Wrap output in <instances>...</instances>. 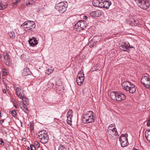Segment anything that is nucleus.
I'll return each mask as SVG.
<instances>
[{"instance_id":"nucleus-52","label":"nucleus","mask_w":150,"mask_h":150,"mask_svg":"<svg viewBox=\"0 0 150 150\" xmlns=\"http://www.w3.org/2000/svg\"><path fill=\"white\" fill-rule=\"evenodd\" d=\"M1 112H0V117H1Z\"/></svg>"},{"instance_id":"nucleus-51","label":"nucleus","mask_w":150,"mask_h":150,"mask_svg":"<svg viewBox=\"0 0 150 150\" xmlns=\"http://www.w3.org/2000/svg\"><path fill=\"white\" fill-rule=\"evenodd\" d=\"M94 69H95V68H93V71H94Z\"/></svg>"},{"instance_id":"nucleus-43","label":"nucleus","mask_w":150,"mask_h":150,"mask_svg":"<svg viewBox=\"0 0 150 150\" xmlns=\"http://www.w3.org/2000/svg\"><path fill=\"white\" fill-rule=\"evenodd\" d=\"M22 105H23V107L24 109L25 110H27V108H25L26 107V104L24 103H22Z\"/></svg>"},{"instance_id":"nucleus-49","label":"nucleus","mask_w":150,"mask_h":150,"mask_svg":"<svg viewBox=\"0 0 150 150\" xmlns=\"http://www.w3.org/2000/svg\"><path fill=\"white\" fill-rule=\"evenodd\" d=\"M2 58V56L0 54V59H1Z\"/></svg>"},{"instance_id":"nucleus-45","label":"nucleus","mask_w":150,"mask_h":150,"mask_svg":"<svg viewBox=\"0 0 150 150\" xmlns=\"http://www.w3.org/2000/svg\"><path fill=\"white\" fill-rule=\"evenodd\" d=\"M31 147H28L27 148V149L28 150H31Z\"/></svg>"},{"instance_id":"nucleus-36","label":"nucleus","mask_w":150,"mask_h":150,"mask_svg":"<svg viewBox=\"0 0 150 150\" xmlns=\"http://www.w3.org/2000/svg\"><path fill=\"white\" fill-rule=\"evenodd\" d=\"M33 123H30V129H31V132H32V131H33Z\"/></svg>"},{"instance_id":"nucleus-34","label":"nucleus","mask_w":150,"mask_h":150,"mask_svg":"<svg viewBox=\"0 0 150 150\" xmlns=\"http://www.w3.org/2000/svg\"><path fill=\"white\" fill-rule=\"evenodd\" d=\"M90 15L91 16L96 17V15L95 14V11L91 12L90 13Z\"/></svg>"},{"instance_id":"nucleus-48","label":"nucleus","mask_w":150,"mask_h":150,"mask_svg":"<svg viewBox=\"0 0 150 150\" xmlns=\"http://www.w3.org/2000/svg\"><path fill=\"white\" fill-rule=\"evenodd\" d=\"M134 47L133 46H130L129 45V48H134Z\"/></svg>"},{"instance_id":"nucleus-7","label":"nucleus","mask_w":150,"mask_h":150,"mask_svg":"<svg viewBox=\"0 0 150 150\" xmlns=\"http://www.w3.org/2000/svg\"><path fill=\"white\" fill-rule=\"evenodd\" d=\"M108 132L112 137L117 136L118 135L116 128L114 124L110 125L108 127Z\"/></svg>"},{"instance_id":"nucleus-32","label":"nucleus","mask_w":150,"mask_h":150,"mask_svg":"<svg viewBox=\"0 0 150 150\" xmlns=\"http://www.w3.org/2000/svg\"><path fill=\"white\" fill-rule=\"evenodd\" d=\"M34 1L33 0L29 1L28 3L26 2V5L28 6V5H31L33 4H34Z\"/></svg>"},{"instance_id":"nucleus-35","label":"nucleus","mask_w":150,"mask_h":150,"mask_svg":"<svg viewBox=\"0 0 150 150\" xmlns=\"http://www.w3.org/2000/svg\"><path fill=\"white\" fill-rule=\"evenodd\" d=\"M13 104L14 107L16 108H17L18 107V105L17 104V102L15 100H14L13 101Z\"/></svg>"},{"instance_id":"nucleus-18","label":"nucleus","mask_w":150,"mask_h":150,"mask_svg":"<svg viewBox=\"0 0 150 150\" xmlns=\"http://www.w3.org/2000/svg\"><path fill=\"white\" fill-rule=\"evenodd\" d=\"M4 60L6 61V64L7 65H9L10 64V60L8 54L7 53H4Z\"/></svg>"},{"instance_id":"nucleus-39","label":"nucleus","mask_w":150,"mask_h":150,"mask_svg":"<svg viewBox=\"0 0 150 150\" xmlns=\"http://www.w3.org/2000/svg\"><path fill=\"white\" fill-rule=\"evenodd\" d=\"M30 147L31 148V150H35L36 148L35 147V146L33 145H30Z\"/></svg>"},{"instance_id":"nucleus-24","label":"nucleus","mask_w":150,"mask_h":150,"mask_svg":"<svg viewBox=\"0 0 150 150\" xmlns=\"http://www.w3.org/2000/svg\"><path fill=\"white\" fill-rule=\"evenodd\" d=\"M8 35L10 38L13 39L15 38V34L13 31L9 32L8 33Z\"/></svg>"},{"instance_id":"nucleus-25","label":"nucleus","mask_w":150,"mask_h":150,"mask_svg":"<svg viewBox=\"0 0 150 150\" xmlns=\"http://www.w3.org/2000/svg\"><path fill=\"white\" fill-rule=\"evenodd\" d=\"M1 71L3 75L5 76L7 75L8 72V70L5 68H3L2 69Z\"/></svg>"},{"instance_id":"nucleus-16","label":"nucleus","mask_w":150,"mask_h":150,"mask_svg":"<svg viewBox=\"0 0 150 150\" xmlns=\"http://www.w3.org/2000/svg\"><path fill=\"white\" fill-rule=\"evenodd\" d=\"M129 45L128 42L123 43L120 47V49L124 51H127L129 49Z\"/></svg>"},{"instance_id":"nucleus-13","label":"nucleus","mask_w":150,"mask_h":150,"mask_svg":"<svg viewBox=\"0 0 150 150\" xmlns=\"http://www.w3.org/2000/svg\"><path fill=\"white\" fill-rule=\"evenodd\" d=\"M111 2L109 0H102L101 4H100V8H103L108 9L111 4Z\"/></svg>"},{"instance_id":"nucleus-15","label":"nucleus","mask_w":150,"mask_h":150,"mask_svg":"<svg viewBox=\"0 0 150 150\" xmlns=\"http://www.w3.org/2000/svg\"><path fill=\"white\" fill-rule=\"evenodd\" d=\"M29 43L30 46L33 47L36 46L38 43L37 40L34 37L30 39L29 40Z\"/></svg>"},{"instance_id":"nucleus-50","label":"nucleus","mask_w":150,"mask_h":150,"mask_svg":"<svg viewBox=\"0 0 150 150\" xmlns=\"http://www.w3.org/2000/svg\"><path fill=\"white\" fill-rule=\"evenodd\" d=\"M23 110L25 112H26V113H28V111H25L24 110Z\"/></svg>"},{"instance_id":"nucleus-30","label":"nucleus","mask_w":150,"mask_h":150,"mask_svg":"<svg viewBox=\"0 0 150 150\" xmlns=\"http://www.w3.org/2000/svg\"><path fill=\"white\" fill-rule=\"evenodd\" d=\"M53 72V70L51 69H48L46 71V73L48 75L50 74L51 73Z\"/></svg>"},{"instance_id":"nucleus-44","label":"nucleus","mask_w":150,"mask_h":150,"mask_svg":"<svg viewBox=\"0 0 150 150\" xmlns=\"http://www.w3.org/2000/svg\"><path fill=\"white\" fill-rule=\"evenodd\" d=\"M3 92L4 93H6V90L5 89H3Z\"/></svg>"},{"instance_id":"nucleus-42","label":"nucleus","mask_w":150,"mask_h":150,"mask_svg":"<svg viewBox=\"0 0 150 150\" xmlns=\"http://www.w3.org/2000/svg\"><path fill=\"white\" fill-rule=\"evenodd\" d=\"M21 98H22V100L23 101H24L25 102H27L28 101V99L26 98H24V97Z\"/></svg>"},{"instance_id":"nucleus-29","label":"nucleus","mask_w":150,"mask_h":150,"mask_svg":"<svg viewBox=\"0 0 150 150\" xmlns=\"http://www.w3.org/2000/svg\"><path fill=\"white\" fill-rule=\"evenodd\" d=\"M58 150H67L63 145L61 144L59 146Z\"/></svg>"},{"instance_id":"nucleus-28","label":"nucleus","mask_w":150,"mask_h":150,"mask_svg":"<svg viewBox=\"0 0 150 150\" xmlns=\"http://www.w3.org/2000/svg\"><path fill=\"white\" fill-rule=\"evenodd\" d=\"M24 72H26V73L25 74L26 75H30L31 73L29 69L28 68H26L24 69Z\"/></svg>"},{"instance_id":"nucleus-26","label":"nucleus","mask_w":150,"mask_h":150,"mask_svg":"<svg viewBox=\"0 0 150 150\" xmlns=\"http://www.w3.org/2000/svg\"><path fill=\"white\" fill-rule=\"evenodd\" d=\"M67 122L69 124L71 123V122H72L71 121V118L72 116H67Z\"/></svg>"},{"instance_id":"nucleus-37","label":"nucleus","mask_w":150,"mask_h":150,"mask_svg":"<svg viewBox=\"0 0 150 150\" xmlns=\"http://www.w3.org/2000/svg\"><path fill=\"white\" fill-rule=\"evenodd\" d=\"M35 145L36 148H38L40 147V144L39 143L37 142H35Z\"/></svg>"},{"instance_id":"nucleus-3","label":"nucleus","mask_w":150,"mask_h":150,"mask_svg":"<svg viewBox=\"0 0 150 150\" xmlns=\"http://www.w3.org/2000/svg\"><path fill=\"white\" fill-rule=\"evenodd\" d=\"M141 8L146 10L149 8L150 2L148 0H134Z\"/></svg>"},{"instance_id":"nucleus-1","label":"nucleus","mask_w":150,"mask_h":150,"mask_svg":"<svg viewBox=\"0 0 150 150\" xmlns=\"http://www.w3.org/2000/svg\"><path fill=\"white\" fill-rule=\"evenodd\" d=\"M110 97L112 100L115 101H120L126 99V96L122 92H112Z\"/></svg>"},{"instance_id":"nucleus-41","label":"nucleus","mask_w":150,"mask_h":150,"mask_svg":"<svg viewBox=\"0 0 150 150\" xmlns=\"http://www.w3.org/2000/svg\"><path fill=\"white\" fill-rule=\"evenodd\" d=\"M146 125L150 127V118L149 119V120L147 121Z\"/></svg>"},{"instance_id":"nucleus-17","label":"nucleus","mask_w":150,"mask_h":150,"mask_svg":"<svg viewBox=\"0 0 150 150\" xmlns=\"http://www.w3.org/2000/svg\"><path fill=\"white\" fill-rule=\"evenodd\" d=\"M136 89L135 87V85L134 84L132 83L130 85L129 87V89L127 91H129L130 93H134L136 91Z\"/></svg>"},{"instance_id":"nucleus-33","label":"nucleus","mask_w":150,"mask_h":150,"mask_svg":"<svg viewBox=\"0 0 150 150\" xmlns=\"http://www.w3.org/2000/svg\"><path fill=\"white\" fill-rule=\"evenodd\" d=\"M11 114L13 117H15L17 116V113L15 110H13L11 112Z\"/></svg>"},{"instance_id":"nucleus-12","label":"nucleus","mask_w":150,"mask_h":150,"mask_svg":"<svg viewBox=\"0 0 150 150\" xmlns=\"http://www.w3.org/2000/svg\"><path fill=\"white\" fill-rule=\"evenodd\" d=\"M84 80V75L83 73L80 71L77 75L76 82L79 85L81 86L83 83Z\"/></svg>"},{"instance_id":"nucleus-27","label":"nucleus","mask_w":150,"mask_h":150,"mask_svg":"<svg viewBox=\"0 0 150 150\" xmlns=\"http://www.w3.org/2000/svg\"><path fill=\"white\" fill-rule=\"evenodd\" d=\"M96 17H98L100 16L101 15V13L100 10H97L95 11Z\"/></svg>"},{"instance_id":"nucleus-46","label":"nucleus","mask_w":150,"mask_h":150,"mask_svg":"<svg viewBox=\"0 0 150 150\" xmlns=\"http://www.w3.org/2000/svg\"><path fill=\"white\" fill-rule=\"evenodd\" d=\"M4 122V120H0V123H3Z\"/></svg>"},{"instance_id":"nucleus-47","label":"nucleus","mask_w":150,"mask_h":150,"mask_svg":"<svg viewBox=\"0 0 150 150\" xmlns=\"http://www.w3.org/2000/svg\"><path fill=\"white\" fill-rule=\"evenodd\" d=\"M87 17L86 16H84V17L83 18L84 19H86L87 18Z\"/></svg>"},{"instance_id":"nucleus-2","label":"nucleus","mask_w":150,"mask_h":150,"mask_svg":"<svg viewBox=\"0 0 150 150\" xmlns=\"http://www.w3.org/2000/svg\"><path fill=\"white\" fill-rule=\"evenodd\" d=\"M38 138L40 139V142L43 144L47 143L49 139L48 135L46 131L44 130L39 132Z\"/></svg>"},{"instance_id":"nucleus-23","label":"nucleus","mask_w":150,"mask_h":150,"mask_svg":"<svg viewBox=\"0 0 150 150\" xmlns=\"http://www.w3.org/2000/svg\"><path fill=\"white\" fill-rule=\"evenodd\" d=\"M97 38V37H93L92 40L90 41V44L91 45L92 44L93 45H95L96 42H98L97 41H96Z\"/></svg>"},{"instance_id":"nucleus-21","label":"nucleus","mask_w":150,"mask_h":150,"mask_svg":"<svg viewBox=\"0 0 150 150\" xmlns=\"http://www.w3.org/2000/svg\"><path fill=\"white\" fill-rule=\"evenodd\" d=\"M145 135L146 139L150 142V130H146L145 132Z\"/></svg>"},{"instance_id":"nucleus-31","label":"nucleus","mask_w":150,"mask_h":150,"mask_svg":"<svg viewBox=\"0 0 150 150\" xmlns=\"http://www.w3.org/2000/svg\"><path fill=\"white\" fill-rule=\"evenodd\" d=\"M73 112L71 110H69L67 114V116H72Z\"/></svg>"},{"instance_id":"nucleus-38","label":"nucleus","mask_w":150,"mask_h":150,"mask_svg":"<svg viewBox=\"0 0 150 150\" xmlns=\"http://www.w3.org/2000/svg\"><path fill=\"white\" fill-rule=\"evenodd\" d=\"M21 0H16V1L13 3L14 5H16L20 2Z\"/></svg>"},{"instance_id":"nucleus-19","label":"nucleus","mask_w":150,"mask_h":150,"mask_svg":"<svg viewBox=\"0 0 150 150\" xmlns=\"http://www.w3.org/2000/svg\"><path fill=\"white\" fill-rule=\"evenodd\" d=\"M126 21L128 23L132 26H135L137 25L136 21L133 19H127Z\"/></svg>"},{"instance_id":"nucleus-14","label":"nucleus","mask_w":150,"mask_h":150,"mask_svg":"<svg viewBox=\"0 0 150 150\" xmlns=\"http://www.w3.org/2000/svg\"><path fill=\"white\" fill-rule=\"evenodd\" d=\"M132 83L128 81H125L122 82V86L123 89L126 91H127L129 89V86H130Z\"/></svg>"},{"instance_id":"nucleus-20","label":"nucleus","mask_w":150,"mask_h":150,"mask_svg":"<svg viewBox=\"0 0 150 150\" xmlns=\"http://www.w3.org/2000/svg\"><path fill=\"white\" fill-rule=\"evenodd\" d=\"M102 0H94L92 2V4L95 6L100 7V4H101Z\"/></svg>"},{"instance_id":"nucleus-11","label":"nucleus","mask_w":150,"mask_h":150,"mask_svg":"<svg viewBox=\"0 0 150 150\" xmlns=\"http://www.w3.org/2000/svg\"><path fill=\"white\" fill-rule=\"evenodd\" d=\"M141 82L146 88H149L150 87V80L148 77L146 76H142L141 79Z\"/></svg>"},{"instance_id":"nucleus-8","label":"nucleus","mask_w":150,"mask_h":150,"mask_svg":"<svg viewBox=\"0 0 150 150\" xmlns=\"http://www.w3.org/2000/svg\"><path fill=\"white\" fill-rule=\"evenodd\" d=\"M13 87L16 91V94L17 96L19 98H21L24 97V94L23 91L21 87L19 85L14 84Z\"/></svg>"},{"instance_id":"nucleus-5","label":"nucleus","mask_w":150,"mask_h":150,"mask_svg":"<svg viewBox=\"0 0 150 150\" xmlns=\"http://www.w3.org/2000/svg\"><path fill=\"white\" fill-rule=\"evenodd\" d=\"M21 26L26 31H28L35 28V24L34 21H29L24 22L21 25Z\"/></svg>"},{"instance_id":"nucleus-53","label":"nucleus","mask_w":150,"mask_h":150,"mask_svg":"<svg viewBox=\"0 0 150 150\" xmlns=\"http://www.w3.org/2000/svg\"><path fill=\"white\" fill-rule=\"evenodd\" d=\"M133 150H139L134 149H133Z\"/></svg>"},{"instance_id":"nucleus-40","label":"nucleus","mask_w":150,"mask_h":150,"mask_svg":"<svg viewBox=\"0 0 150 150\" xmlns=\"http://www.w3.org/2000/svg\"><path fill=\"white\" fill-rule=\"evenodd\" d=\"M0 144L2 146L4 145V143L1 139H0Z\"/></svg>"},{"instance_id":"nucleus-4","label":"nucleus","mask_w":150,"mask_h":150,"mask_svg":"<svg viewBox=\"0 0 150 150\" xmlns=\"http://www.w3.org/2000/svg\"><path fill=\"white\" fill-rule=\"evenodd\" d=\"M94 114L93 112L91 111H89L84 114L83 116L84 121L85 123H89L92 122L94 121V118L93 117Z\"/></svg>"},{"instance_id":"nucleus-6","label":"nucleus","mask_w":150,"mask_h":150,"mask_svg":"<svg viewBox=\"0 0 150 150\" xmlns=\"http://www.w3.org/2000/svg\"><path fill=\"white\" fill-rule=\"evenodd\" d=\"M87 23L84 20L78 21L75 25L74 28L77 31H79L83 30L86 27Z\"/></svg>"},{"instance_id":"nucleus-9","label":"nucleus","mask_w":150,"mask_h":150,"mask_svg":"<svg viewBox=\"0 0 150 150\" xmlns=\"http://www.w3.org/2000/svg\"><path fill=\"white\" fill-rule=\"evenodd\" d=\"M127 136V134H122L120 137L119 140L122 147H125L128 145Z\"/></svg>"},{"instance_id":"nucleus-10","label":"nucleus","mask_w":150,"mask_h":150,"mask_svg":"<svg viewBox=\"0 0 150 150\" xmlns=\"http://www.w3.org/2000/svg\"><path fill=\"white\" fill-rule=\"evenodd\" d=\"M55 8L60 13H63L66 10V5L64 2H60L56 5Z\"/></svg>"},{"instance_id":"nucleus-22","label":"nucleus","mask_w":150,"mask_h":150,"mask_svg":"<svg viewBox=\"0 0 150 150\" xmlns=\"http://www.w3.org/2000/svg\"><path fill=\"white\" fill-rule=\"evenodd\" d=\"M8 6L6 3H2L0 1V10H4Z\"/></svg>"}]
</instances>
